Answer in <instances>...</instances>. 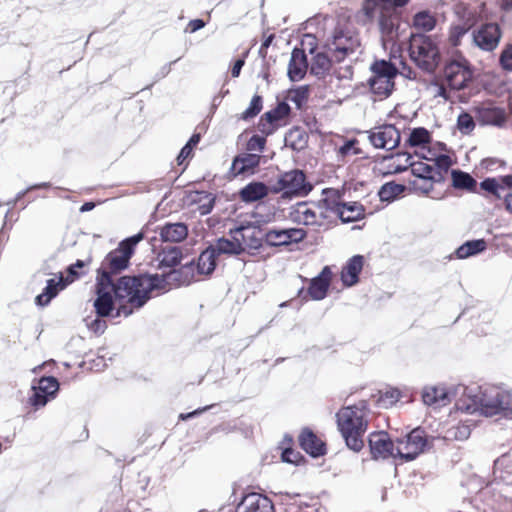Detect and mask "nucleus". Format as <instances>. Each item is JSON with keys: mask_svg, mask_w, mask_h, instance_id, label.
Listing matches in <instances>:
<instances>
[{"mask_svg": "<svg viewBox=\"0 0 512 512\" xmlns=\"http://www.w3.org/2000/svg\"><path fill=\"white\" fill-rule=\"evenodd\" d=\"M413 24L417 29L431 31L435 27L436 20L431 13L421 11L414 16Z\"/></svg>", "mask_w": 512, "mask_h": 512, "instance_id": "obj_44", "label": "nucleus"}, {"mask_svg": "<svg viewBox=\"0 0 512 512\" xmlns=\"http://www.w3.org/2000/svg\"><path fill=\"white\" fill-rule=\"evenodd\" d=\"M410 0H365L362 11L369 20L377 19L386 47L394 41L398 8L404 7Z\"/></svg>", "mask_w": 512, "mask_h": 512, "instance_id": "obj_5", "label": "nucleus"}, {"mask_svg": "<svg viewBox=\"0 0 512 512\" xmlns=\"http://www.w3.org/2000/svg\"><path fill=\"white\" fill-rule=\"evenodd\" d=\"M35 387L51 399L58 391L59 383L54 377H43L40 379L38 386Z\"/></svg>", "mask_w": 512, "mask_h": 512, "instance_id": "obj_46", "label": "nucleus"}, {"mask_svg": "<svg viewBox=\"0 0 512 512\" xmlns=\"http://www.w3.org/2000/svg\"><path fill=\"white\" fill-rule=\"evenodd\" d=\"M363 268V257L353 256L344 266L341 272V279L346 286H352L358 281V275Z\"/></svg>", "mask_w": 512, "mask_h": 512, "instance_id": "obj_28", "label": "nucleus"}, {"mask_svg": "<svg viewBox=\"0 0 512 512\" xmlns=\"http://www.w3.org/2000/svg\"><path fill=\"white\" fill-rule=\"evenodd\" d=\"M427 445L423 430H412L404 439H398L395 444V458L400 457L406 461L415 459L422 453Z\"/></svg>", "mask_w": 512, "mask_h": 512, "instance_id": "obj_11", "label": "nucleus"}, {"mask_svg": "<svg viewBox=\"0 0 512 512\" xmlns=\"http://www.w3.org/2000/svg\"><path fill=\"white\" fill-rule=\"evenodd\" d=\"M436 178H414L411 185L415 191L428 194L433 189Z\"/></svg>", "mask_w": 512, "mask_h": 512, "instance_id": "obj_48", "label": "nucleus"}, {"mask_svg": "<svg viewBox=\"0 0 512 512\" xmlns=\"http://www.w3.org/2000/svg\"><path fill=\"white\" fill-rule=\"evenodd\" d=\"M87 325L95 333H102L106 329V322L99 318L93 320L91 323Z\"/></svg>", "mask_w": 512, "mask_h": 512, "instance_id": "obj_59", "label": "nucleus"}, {"mask_svg": "<svg viewBox=\"0 0 512 512\" xmlns=\"http://www.w3.org/2000/svg\"><path fill=\"white\" fill-rule=\"evenodd\" d=\"M182 259L181 250L178 247H171L163 250L158 255L160 268H173L180 264Z\"/></svg>", "mask_w": 512, "mask_h": 512, "instance_id": "obj_32", "label": "nucleus"}, {"mask_svg": "<svg viewBox=\"0 0 512 512\" xmlns=\"http://www.w3.org/2000/svg\"><path fill=\"white\" fill-rule=\"evenodd\" d=\"M33 394L30 397L31 405L35 407H43L50 400V398L42 393L39 389L33 386Z\"/></svg>", "mask_w": 512, "mask_h": 512, "instance_id": "obj_52", "label": "nucleus"}, {"mask_svg": "<svg viewBox=\"0 0 512 512\" xmlns=\"http://www.w3.org/2000/svg\"><path fill=\"white\" fill-rule=\"evenodd\" d=\"M409 52L411 59L424 70H434L439 62V49L430 37H412Z\"/></svg>", "mask_w": 512, "mask_h": 512, "instance_id": "obj_7", "label": "nucleus"}, {"mask_svg": "<svg viewBox=\"0 0 512 512\" xmlns=\"http://www.w3.org/2000/svg\"><path fill=\"white\" fill-rule=\"evenodd\" d=\"M357 141L356 140H349L344 145H342L338 152L342 156H348V155H356L358 153L357 148L355 147Z\"/></svg>", "mask_w": 512, "mask_h": 512, "instance_id": "obj_55", "label": "nucleus"}, {"mask_svg": "<svg viewBox=\"0 0 512 512\" xmlns=\"http://www.w3.org/2000/svg\"><path fill=\"white\" fill-rule=\"evenodd\" d=\"M455 14L457 16V22L460 24H466L469 18L473 19V26L478 21L480 14L477 12L476 8H472L464 2H460L455 7Z\"/></svg>", "mask_w": 512, "mask_h": 512, "instance_id": "obj_37", "label": "nucleus"}, {"mask_svg": "<svg viewBox=\"0 0 512 512\" xmlns=\"http://www.w3.org/2000/svg\"><path fill=\"white\" fill-rule=\"evenodd\" d=\"M266 140L264 137L259 135L252 136L247 142V150L251 152L261 153L264 150Z\"/></svg>", "mask_w": 512, "mask_h": 512, "instance_id": "obj_50", "label": "nucleus"}, {"mask_svg": "<svg viewBox=\"0 0 512 512\" xmlns=\"http://www.w3.org/2000/svg\"><path fill=\"white\" fill-rule=\"evenodd\" d=\"M368 416L369 408L365 401L342 407L336 413L337 429L349 449L358 452L363 448Z\"/></svg>", "mask_w": 512, "mask_h": 512, "instance_id": "obj_2", "label": "nucleus"}, {"mask_svg": "<svg viewBox=\"0 0 512 512\" xmlns=\"http://www.w3.org/2000/svg\"><path fill=\"white\" fill-rule=\"evenodd\" d=\"M216 253L213 247L207 248L203 251L197 261V271L201 275H209L211 274L216 267Z\"/></svg>", "mask_w": 512, "mask_h": 512, "instance_id": "obj_31", "label": "nucleus"}, {"mask_svg": "<svg viewBox=\"0 0 512 512\" xmlns=\"http://www.w3.org/2000/svg\"><path fill=\"white\" fill-rule=\"evenodd\" d=\"M470 432L471 430L468 425L459 423L448 428L443 435V439L446 441L466 440L470 436Z\"/></svg>", "mask_w": 512, "mask_h": 512, "instance_id": "obj_41", "label": "nucleus"}, {"mask_svg": "<svg viewBox=\"0 0 512 512\" xmlns=\"http://www.w3.org/2000/svg\"><path fill=\"white\" fill-rule=\"evenodd\" d=\"M159 235L164 242H181L188 235V228L184 223H166L159 230Z\"/></svg>", "mask_w": 512, "mask_h": 512, "instance_id": "obj_25", "label": "nucleus"}, {"mask_svg": "<svg viewBox=\"0 0 512 512\" xmlns=\"http://www.w3.org/2000/svg\"><path fill=\"white\" fill-rule=\"evenodd\" d=\"M274 39V35L273 34H270L268 35L267 37H265L263 43L261 44L260 48H259V54L263 57L266 56L267 54V49L268 47L271 45L272 41Z\"/></svg>", "mask_w": 512, "mask_h": 512, "instance_id": "obj_61", "label": "nucleus"}, {"mask_svg": "<svg viewBox=\"0 0 512 512\" xmlns=\"http://www.w3.org/2000/svg\"><path fill=\"white\" fill-rule=\"evenodd\" d=\"M243 65H244V60H242V59H239V60H237L234 63V65L232 67V70H231V74H232L233 77H238L239 76L240 71H241Z\"/></svg>", "mask_w": 512, "mask_h": 512, "instance_id": "obj_63", "label": "nucleus"}, {"mask_svg": "<svg viewBox=\"0 0 512 512\" xmlns=\"http://www.w3.org/2000/svg\"><path fill=\"white\" fill-rule=\"evenodd\" d=\"M289 138L296 137V140H298V143H292V147L294 149H300L305 144L304 135L299 130H294L289 133Z\"/></svg>", "mask_w": 512, "mask_h": 512, "instance_id": "obj_58", "label": "nucleus"}, {"mask_svg": "<svg viewBox=\"0 0 512 512\" xmlns=\"http://www.w3.org/2000/svg\"><path fill=\"white\" fill-rule=\"evenodd\" d=\"M482 119L487 124L501 126L506 120V114L499 107L486 108L482 111Z\"/></svg>", "mask_w": 512, "mask_h": 512, "instance_id": "obj_40", "label": "nucleus"}, {"mask_svg": "<svg viewBox=\"0 0 512 512\" xmlns=\"http://www.w3.org/2000/svg\"><path fill=\"white\" fill-rule=\"evenodd\" d=\"M307 89L305 87H300L294 91H291L289 94V99L297 104L298 107L301 106V103L307 98Z\"/></svg>", "mask_w": 512, "mask_h": 512, "instance_id": "obj_54", "label": "nucleus"}, {"mask_svg": "<svg viewBox=\"0 0 512 512\" xmlns=\"http://www.w3.org/2000/svg\"><path fill=\"white\" fill-rule=\"evenodd\" d=\"M452 186L456 189L473 190L476 187V180L468 173L460 170L451 171Z\"/></svg>", "mask_w": 512, "mask_h": 512, "instance_id": "obj_35", "label": "nucleus"}, {"mask_svg": "<svg viewBox=\"0 0 512 512\" xmlns=\"http://www.w3.org/2000/svg\"><path fill=\"white\" fill-rule=\"evenodd\" d=\"M236 512H274V505L267 496L252 492L242 498Z\"/></svg>", "mask_w": 512, "mask_h": 512, "instance_id": "obj_16", "label": "nucleus"}, {"mask_svg": "<svg viewBox=\"0 0 512 512\" xmlns=\"http://www.w3.org/2000/svg\"><path fill=\"white\" fill-rule=\"evenodd\" d=\"M401 136L393 125H382L369 131V141L378 149L391 150L398 146Z\"/></svg>", "mask_w": 512, "mask_h": 512, "instance_id": "obj_13", "label": "nucleus"}, {"mask_svg": "<svg viewBox=\"0 0 512 512\" xmlns=\"http://www.w3.org/2000/svg\"><path fill=\"white\" fill-rule=\"evenodd\" d=\"M394 60L397 58L394 57ZM371 69L373 76L370 78L369 84L372 93L380 99L388 97L394 88V78L398 72L396 61H376Z\"/></svg>", "mask_w": 512, "mask_h": 512, "instance_id": "obj_6", "label": "nucleus"}, {"mask_svg": "<svg viewBox=\"0 0 512 512\" xmlns=\"http://www.w3.org/2000/svg\"><path fill=\"white\" fill-rule=\"evenodd\" d=\"M329 31L324 33L325 46L338 62L355 53L360 47L356 31L345 20L325 19Z\"/></svg>", "mask_w": 512, "mask_h": 512, "instance_id": "obj_4", "label": "nucleus"}, {"mask_svg": "<svg viewBox=\"0 0 512 512\" xmlns=\"http://www.w3.org/2000/svg\"><path fill=\"white\" fill-rule=\"evenodd\" d=\"M412 157L407 153H399L387 159L390 172L399 173L410 167Z\"/></svg>", "mask_w": 512, "mask_h": 512, "instance_id": "obj_39", "label": "nucleus"}, {"mask_svg": "<svg viewBox=\"0 0 512 512\" xmlns=\"http://www.w3.org/2000/svg\"><path fill=\"white\" fill-rule=\"evenodd\" d=\"M407 144L414 149V153L420 158H424L427 152H430L432 146L431 133L423 127L413 128L409 132Z\"/></svg>", "mask_w": 512, "mask_h": 512, "instance_id": "obj_18", "label": "nucleus"}, {"mask_svg": "<svg viewBox=\"0 0 512 512\" xmlns=\"http://www.w3.org/2000/svg\"><path fill=\"white\" fill-rule=\"evenodd\" d=\"M290 217L294 222L306 226H322L327 218L323 206L306 202L296 204L291 210Z\"/></svg>", "mask_w": 512, "mask_h": 512, "instance_id": "obj_12", "label": "nucleus"}, {"mask_svg": "<svg viewBox=\"0 0 512 512\" xmlns=\"http://www.w3.org/2000/svg\"><path fill=\"white\" fill-rule=\"evenodd\" d=\"M308 68L307 58L302 49H293L288 64V76L292 81L301 80Z\"/></svg>", "mask_w": 512, "mask_h": 512, "instance_id": "obj_22", "label": "nucleus"}, {"mask_svg": "<svg viewBox=\"0 0 512 512\" xmlns=\"http://www.w3.org/2000/svg\"><path fill=\"white\" fill-rule=\"evenodd\" d=\"M403 191H404L403 185L390 182V183L384 184L380 188L378 195H379L381 201L390 202V201L394 200L398 195L403 193Z\"/></svg>", "mask_w": 512, "mask_h": 512, "instance_id": "obj_43", "label": "nucleus"}, {"mask_svg": "<svg viewBox=\"0 0 512 512\" xmlns=\"http://www.w3.org/2000/svg\"><path fill=\"white\" fill-rule=\"evenodd\" d=\"M369 447L374 459L395 458V444L384 431L370 434Z\"/></svg>", "mask_w": 512, "mask_h": 512, "instance_id": "obj_15", "label": "nucleus"}, {"mask_svg": "<svg viewBox=\"0 0 512 512\" xmlns=\"http://www.w3.org/2000/svg\"><path fill=\"white\" fill-rule=\"evenodd\" d=\"M332 272L329 267H324L321 273L312 279L308 293L313 300H322L327 294Z\"/></svg>", "mask_w": 512, "mask_h": 512, "instance_id": "obj_23", "label": "nucleus"}, {"mask_svg": "<svg viewBox=\"0 0 512 512\" xmlns=\"http://www.w3.org/2000/svg\"><path fill=\"white\" fill-rule=\"evenodd\" d=\"M179 272L171 270L163 275H140L121 277L116 284H113L108 272L103 271L97 278L94 307L98 316L111 315L114 307V316H129L134 309L142 307L154 291H166L170 289L171 283L178 280Z\"/></svg>", "mask_w": 512, "mask_h": 512, "instance_id": "obj_1", "label": "nucleus"}, {"mask_svg": "<svg viewBox=\"0 0 512 512\" xmlns=\"http://www.w3.org/2000/svg\"><path fill=\"white\" fill-rule=\"evenodd\" d=\"M299 441L301 447L313 457H318L325 453L324 443L310 430H304L300 435Z\"/></svg>", "mask_w": 512, "mask_h": 512, "instance_id": "obj_27", "label": "nucleus"}, {"mask_svg": "<svg viewBox=\"0 0 512 512\" xmlns=\"http://www.w3.org/2000/svg\"><path fill=\"white\" fill-rule=\"evenodd\" d=\"M473 27V19L469 18L466 24H460L455 22L449 31V43L452 46H457L460 44L462 37L469 31V29Z\"/></svg>", "mask_w": 512, "mask_h": 512, "instance_id": "obj_38", "label": "nucleus"}, {"mask_svg": "<svg viewBox=\"0 0 512 512\" xmlns=\"http://www.w3.org/2000/svg\"><path fill=\"white\" fill-rule=\"evenodd\" d=\"M233 235L238 239L241 244V251L257 250L261 246V239L259 237V231L251 226H239L235 229H231Z\"/></svg>", "mask_w": 512, "mask_h": 512, "instance_id": "obj_20", "label": "nucleus"}, {"mask_svg": "<svg viewBox=\"0 0 512 512\" xmlns=\"http://www.w3.org/2000/svg\"><path fill=\"white\" fill-rule=\"evenodd\" d=\"M311 191L305 175L300 170H292L282 174L272 188V192H283L284 196H304Z\"/></svg>", "mask_w": 512, "mask_h": 512, "instance_id": "obj_8", "label": "nucleus"}, {"mask_svg": "<svg viewBox=\"0 0 512 512\" xmlns=\"http://www.w3.org/2000/svg\"><path fill=\"white\" fill-rule=\"evenodd\" d=\"M191 153H192V148H190V145H185V146L181 149V151H180V153H179V155H178V157H177L178 164H179V165L183 164V162H184L188 157H190Z\"/></svg>", "mask_w": 512, "mask_h": 512, "instance_id": "obj_60", "label": "nucleus"}, {"mask_svg": "<svg viewBox=\"0 0 512 512\" xmlns=\"http://www.w3.org/2000/svg\"><path fill=\"white\" fill-rule=\"evenodd\" d=\"M144 238L143 233L133 235L122 242L111 251L105 258V263L111 272H119L127 268L129 260L134 253L135 246Z\"/></svg>", "mask_w": 512, "mask_h": 512, "instance_id": "obj_9", "label": "nucleus"}, {"mask_svg": "<svg viewBox=\"0 0 512 512\" xmlns=\"http://www.w3.org/2000/svg\"><path fill=\"white\" fill-rule=\"evenodd\" d=\"M480 186L483 190L492 193L496 197L500 198V190L502 188V182L500 177L498 178H486L481 183Z\"/></svg>", "mask_w": 512, "mask_h": 512, "instance_id": "obj_47", "label": "nucleus"}, {"mask_svg": "<svg viewBox=\"0 0 512 512\" xmlns=\"http://www.w3.org/2000/svg\"><path fill=\"white\" fill-rule=\"evenodd\" d=\"M260 154L245 153L237 156L232 163L231 170L235 175H251L260 163Z\"/></svg>", "mask_w": 512, "mask_h": 512, "instance_id": "obj_21", "label": "nucleus"}, {"mask_svg": "<svg viewBox=\"0 0 512 512\" xmlns=\"http://www.w3.org/2000/svg\"><path fill=\"white\" fill-rule=\"evenodd\" d=\"M501 32L497 24H485L473 33L476 46L485 51L494 50L500 41Z\"/></svg>", "mask_w": 512, "mask_h": 512, "instance_id": "obj_14", "label": "nucleus"}, {"mask_svg": "<svg viewBox=\"0 0 512 512\" xmlns=\"http://www.w3.org/2000/svg\"><path fill=\"white\" fill-rule=\"evenodd\" d=\"M486 249V242L483 239L467 241L456 250L459 259H465L476 255Z\"/></svg>", "mask_w": 512, "mask_h": 512, "instance_id": "obj_34", "label": "nucleus"}, {"mask_svg": "<svg viewBox=\"0 0 512 512\" xmlns=\"http://www.w3.org/2000/svg\"><path fill=\"white\" fill-rule=\"evenodd\" d=\"M205 26V23L201 19H195L189 22V28L191 32H195Z\"/></svg>", "mask_w": 512, "mask_h": 512, "instance_id": "obj_62", "label": "nucleus"}, {"mask_svg": "<svg viewBox=\"0 0 512 512\" xmlns=\"http://www.w3.org/2000/svg\"><path fill=\"white\" fill-rule=\"evenodd\" d=\"M423 159L434 162L439 172L440 170L447 171L452 165L451 157L438 153L435 147L430 152H427Z\"/></svg>", "mask_w": 512, "mask_h": 512, "instance_id": "obj_42", "label": "nucleus"}, {"mask_svg": "<svg viewBox=\"0 0 512 512\" xmlns=\"http://www.w3.org/2000/svg\"><path fill=\"white\" fill-rule=\"evenodd\" d=\"M457 124H458L459 130L462 132H465V133L470 132L475 126L473 118L467 113L461 114L458 117Z\"/></svg>", "mask_w": 512, "mask_h": 512, "instance_id": "obj_53", "label": "nucleus"}, {"mask_svg": "<svg viewBox=\"0 0 512 512\" xmlns=\"http://www.w3.org/2000/svg\"><path fill=\"white\" fill-rule=\"evenodd\" d=\"M330 68L331 60L325 53L318 52L311 59L310 72L317 77H323Z\"/></svg>", "mask_w": 512, "mask_h": 512, "instance_id": "obj_33", "label": "nucleus"}, {"mask_svg": "<svg viewBox=\"0 0 512 512\" xmlns=\"http://www.w3.org/2000/svg\"><path fill=\"white\" fill-rule=\"evenodd\" d=\"M268 193L269 188L266 184L262 182H251L240 190L239 196L243 202L251 203L265 198Z\"/></svg>", "mask_w": 512, "mask_h": 512, "instance_id": "obj_26", "label": "nucleus"}, {"mask_svg": "<svg viewBox=\"0 0 512 512\" xmlns=\"http://www.w3.org/2000/svg\"><path fill=\"white\" fill-rule=\"evenodd\" d=\"M501 67L512 72V45L506 46L500 55Z\"/></svg>", "mask_w": 512, "mask_h": 512, "instance_id": "obj_51", "label": "nucleus"}, {"mask_svg": "<svg viewBox=\"0 0 512 512\" xmlns=\"http://www.w3.org/2000/svg\"><path fill=\"white\" fill-rule=\"evenodd\" d=\"M217 254H235L242 253L241 244L238 239L233 235L232 231H229L228 237L220 238L212 246Z\"/></svg>", "mask_w": 512, "mask_h": 512, "instance_id": "obj_29", "label": "nucleus"}, {"mask_svg": "<svg viewBox=\"0 0 512 512\" xmlns=\"http://www.w3.org/2000/svg\"><path fill=\"white\" fill-rule=\"evenodd\" d=\"M430 90L434 97H442L445 100L449 98L447 90L443 85L434 84L430 87Z\"/></svg>", "mask_w": 512, "mask_h": 512, "instance_id": "obj_57", "label": "nucleus"}, {"mask_svg": "<svg viewBox=\"0 0 512 512\" xmlns=\"http://www.w3.org/2000/svg\"><path fill=\"white\" fill-rule=\"evenodd\" d=\"M456 395V390L443 385L428 386L423 389L422 399L426 405L444 406Z\"/></svg>", "mask_w": 512, "mask_h": 512, "instance_id": "obj_19", "label": "nucleus"}, {"mask_svg": "<svg viewBox=\"0 0 512 512\" xmlns=\"http://www.w3.org/2000/svg\"><path fill=\"white\" fill-rule=\"evenodd\" d=\"M444 77L452 89L460 90L472 79V70L468 61L457 55L446 64Z\"/></svg>", "mask_w": 512, "mask_h": 512, "instance_id": "obj_10", "label": "nucleus"}, {"mask_svg": "<svg viewBox=\"0 0 512 512\" xmlns=\"http://www.w3.org/2000/svg\"><path fill=\"white\" fill-rule=\"evenodd\" d=\"M262 109V99L260 96H254L249 107L243 112L242 118L249 119L256 116Z\"/></svg>", "mask_w": 512, "mask_h": 512, "instance_id": "obj_49", "label": "nucleus"}, {"mask_svg": "<svg viewBox=\"0 0 512 512\" xmlns=\"http://www.w3.org/2000/svg\"><path fill=\"white\" fill-rule=\"evenodd\" d=\"M335 209L340 219L345 223L361 220L365 216V209L358 202L339 203Z\"/></svg>", "mask_w": 512, "mask_h": 512, "instance_id": "obj_24", "label": "nucleus"}, {"mask_svg": "<svg viewBox=\"0 0 512 512\" xmlns=\"http://www.w3.org/2000/svg\"><path fill=\"white\" fill-rule=\"evenodd\" d=\"M300 459L299 453L292 449H285L282 452V460L287 463H297Z\"/></svg>", "mask_w": 512, "mask_h": 512, "instance_id": "obj_56", "label": "nucleus"}, {"mask_svg": "<svg viewBox=\"0 0 512 512\" xmlns=\"http://www.w3.org/2000/svg\"><path fill=\"white\" fill-rule=\"evenodd\" d=\"M414 178H440V172L425 162H412L410 164Z\"/></svg>", "mask_w": 512, "mask_h": 512, "instance_id": "obj_36", "label": "nucleus"}, {"mask_svg": "<svg viewBox=\"0 0 512 512\" xmlns=\"http://www.w3.org/2000/svg\"><path fill=\"white\" fill-rule=\"evenodd\" d=\"M401 393L396 388H389L380 393L378 403L383 408H389L399 401Z\"/></svg>", "mask_w": 512, "mask_h": 512, "instance_id": "obj_45", "label": "nucleus"}, {"mask_svg": "<svg viewBox=\"0 0 512 512\" xmlns=\"http://www.w3.org/2000/svg\"><path fill=\"white\" fill-rule=\"evenodd\" d=\"M67 283L63 281V278L60 277L58 280L49 279L47 281V286L44 289V292L36 297V303L40 306L47 305L52 298H54L59 291L65 288Z\"/></svg>", "mask_w": 512, "mask_h": 512, "instance_id": "obj_30", "label": "nucleus"}, {"mask_svg": "<svg viewBox=\"0 0 512 512\" xmlns=\"http://www.w3.org/2000/svg\"><path fill=\"white\" fill-rule=\"evenodd\" d=\"M306 237V232L303 229L289 228L282 230H269L265 234V241L270 246L289 245L290 243H297Z\"/></svg>", "mask_w": 512, "mask_h": 512, "instance_id": "obj_17", "label": "nucleus"}, {"mask_svg": "<svg viewBox=\"0 0 512 512\" xmlns=\"http://www.w3.org/2000/svg\"><path fill=\"white\" fill-rule=\"evenodd\" d=\"M502 188L512 189V174L500 176Z\"/></svg>", "mask_w": 512, "mask_h": 512, "instance_id": "obj_64", "label": "nucleus"}, {"mask_svg": "<svg viewBox=\"0 0 512 512\" xmlns=\"http://www.w3.org/2000/svg\"><path fill=\"white\" fill-rule=\"evenodd\" d=\"M458 407L469 413L479 410L485 416L502 414L512 419V392L500 386H486L472 396V404Z\"/></svg>", "mask_w": 512, "mask_h": 512, "instance_id": "obj_3", "label": "nucleus"}]
</instances>
